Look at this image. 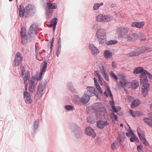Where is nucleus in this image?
<instances>
[{
    "mask_svg": "<svg viewBox=\"0 0 152 152\" xmlns=\"http://www.w3.org/2000/svg\"><path fill=\"white\" fill-rule=\"evenodd\" d=\"M130 29L127 27H121L117 29L118 37L124 38L128 41L136 40L138 38L137 34L130 33Z\"/></svg>",
    "mask_w": 152,
    "mask_h": 152,
    "instance_id": "nucleus-1",
    "label": "nucleus"
},
{
    "mask_svg": "<svg viewBox=\"0 0 152 152\" xmlns=\"http://www.w3.org/2000/svg\"><path fill=\"white\" fill-rule=\"evenodd\" d=\"M47 66V62L45 61H43L41 65V72L39 76L36 77H32L31 79L29 80L28 90L30 92H33L35 91L36 88V84L38 80L41 79L42 73L45 71Z\"/></svg>",
    "mask_w": 152,
    "mask_h": 152,
    "instance_id": "nucleus-2",
    "label": "nucleus"
},
{
    "mask_svg": "<svg viewBox=\"0 0 152 152\" xmlns=\"http://www.w3.org/2000/svg\"><path fill=\"white\" fill-rule=\"evenodd\" d=\"M36 28L35 24H32L30 27L27 36L26 35L25 28L23 27L21 28L20 34L21 36V42L23 44L26 43L27 41L30 42L31 40V34H33V32L35 31Z\"/></svg>",
    "mask_w": 152,
    "mask_h": 152,
    "instance_id": "nucleus-3",
    "label": "nucleus"
},
{
    "mask_svg": "<svg viewBox=\"0 0 152 152\" xmlns=\"http://www.w3.org/2000/svg\"><path fill=\"white\" fill-rule=\"evenodd\" d=\"M46 85V82H42L41 81L37 85V86H36V88L34 92H31L29 91L31 93H33L35 92L36 90V93L34 95V98L37 100H39L44 94V91L45 90ZM28 91L29 90H28Z\"/></svg>",
    "mask_w": 152,
    "mask_h": 152,
    "instance_id": "nucleus-4",
    "label": "nucleus"
},
{
    "mask_svg": "<svg viewBox=\"0 0 152 152\" xmlns=\"http://www.w3.org/2000/svg\"><path fill=\"white\" fill-rule=\"evenodd\" d=\"M96 35L99 43L104 44L106 42V35L105 30L102 28L98 29L96 34Z\"/></svg>",
    "mask_w": 152,
    "mask_h": 152,
    "instance_id": "nucleus-5",
    "label": "nucleus"
},
{
    "mask_svg": "<svg viewBox=\"0 0 152 152\" xmlns=\"http://www.w3.org/2000/svg\"><path fill=\"white\" fill-rule=\"evenodd\" d=\"M20 72H21L20 76L23 77L24 83H26V84L25 86V89L26 90L28 86L27 81H28V85L29 84V80L31 79L32 77L29 80L30 78V74L28 71H25V68L24 67H22L21 68Z\"/></svg>",
    "mask_w": 152,
    "mask_h": 152,
    "instance_id": "nucleus-6",
    "label": "nucleus"
},
{
    "mask_svg": "<svg viewBox=\"0 0 152 152\" xmlns=\"http://www.w3.org/2000/svg\"><path fill=\"white\" fill-rule=\"evenodd\" d=\"M71 130L74 133L75 137L79 139L83 135V132L81 129L76 125H74L70 128Z\"/></svg>",
    "mask_w": 152,
    "mask_h": 152,
    "instance_id": "nucleus-7",
    "label": "nucleus"
},
{
    "mask_svg": "<svg viewBox=\"0 0 152 152\" xmlns=\"http://www.w3.org/2000/svg\"><path fill=\"white\" fill-rule=\"evenodd\" d=\"M26 90L23 92L24 99L26 104H30L33 102V97L31 94Z\"/></svg>",
    "mask_w": 152,
    "mask_h": 152,
    "instance_id": "nucleus-8",
    "label": "nucleus"
},
{
    "mask_svg": "<svg viewBox=\"0 0 152 152\" xmlns=\"http://www.w3.org/2000/svg\"><path fill=\"white\" fill-rule=\"evenodd\" d=\"M25 10L26 12L25 17H26L28 14L30 15H33L35 12V8L34 5L30 4L26 7Z\"/></svg>",
    "mask_w": 152,
    "mask_h": 152,
    "instance_id": "nucleus-9",
    "label": "nucleus"
},
{
    "mask_svg": "<svg viewBox=\"0 0 152 152\" xmlns=\"http://www.w3.org/2000/svg\"><path fill=\"white\" fill-rule=\"evenodd\" d=\"M22 59V58L20 56V53L18 52L17 53L15 54V59L13 63L14 66L16 67L18 66Z\"/></svg>",
    "mask_w": 152,
    "mask_h": 152,
    "instance_id": "nucleus-10",
    "label": "nucleus"
},
{
    "mask_svg": "<svg viewBox=\"0 0 152 152\" xmlns=\"http://www.w3.org/2000/svg\"><path fill=\"white\" fill-rule=\"evenodd\" d=\"M89 48L92 54L96 55L99 52L98 49L92 44H90L88 45Z\"/></svg>",
    "mask_w": 152,
    "mask_h": 152,
    "instance_id": "nucleus-11",
    "label": "nucleus"
},
{
    "mask_svg": "<svg viewBox=\"0 0 152 152\" xmlns=\"http://www.w3.org/2000/svg\"><path fill=\"white\" fill-rule=\"evenodd\" d=\"M149 86V85L148 83H144L142 86V94L143 96L145 97L147 94Z\"/></svg>",
    "mask_w": 152,
    "mask_h": 152,
    "instance_id": "nucleus-12",
    "label": "nucleus"
},
{
    "mask_svg": "<svg viewBox=\"0 0 152 152\" xmlns=\"http://www.w3.org/2000/svg\"><path fill=\"white\" fill-rule=\"evenodd\" d=\"M85 132L87 135L91 136L93 138L95 137L96 136V134L94 132V130L89 126L86 128Z\"/></svg>",
    "mask_w": 152,
    "mask_h": 152,
    "instance_id": "nucleus-13",
    "label": "nucleus"
},
{
    "mask_svg": "<svg viewBox=\"0 0 152 152\" xmlns=\"http://www.w3.org/2000/svg\"><path fill=\"white\" fill-rule=\"evenodd\" d=\"M109 123L107 121L99 120L97 122L98 127L100 129H103L105 126L108 125Z\"/></svg>",
    "mask_w": 152,
    "mask_h": 152,
    "instance_id": "nucleus-14",
    "label": "nucleus"
},
{
    "mask_svg": "<svg viewBox=\"0 0 152 152\" xmlns=\"http://www.w3.org/2000/svg\"><path fill=\"white\" fill-rule=\"evenodd\" d=\"M145 25V22L142 21L140 22H134L132 23L131 24V26L132 27H136L137 28H141Z\"/></svg>",
    "mask_w": 152,
    "mask_h": 152,
    "instance_id": "nucleus-15",
    "label": "nucleus"
},
{
    "mask_svg": "<svg viewBox=\"0 0 152 152\" xmlns=\"http://www.w3.org/2000/svg\"><path fill=\"white\" fill-rule=\"evenodd\" d=\"M19 10V15L20 17H22L24 15L25 16L26 14V11L25 10V9H23V6L21 4L20 5Z\"/></svg>",
    "mask_w": 152,
    "mask_h": 152,
    "instance_id": "nucleus-16",
    "label": "nucleus"
},
{
    "mask_svg": "<svg viewBox=\"0 0 152 152\" xmlns=\"http://www.w3.org/2000/svg\"><path fill=\"white\" fill-rule=\"evenodd\" d=\"M140 78L141 85V84H143L145 83H147L148 82V80L146 75H144L143 73L140 75Z\"/></svg>",
    "mask_w": 152,
    "mask_h": 152,
    "instance_id": "nucleus-17",
    "label": "nucleus"
},
{
    "mask_svg": "<svg viewBox=\"0 0 152 152\" xmlns=\"http://www.w3.org/2000/svg\"><path fill=\"white\" fill-rule=\"evenodd\" d=\"M47 7L46 9H49L52 10L56 9L57 8V6L55 3L47 2L46 3Z\"/></svg>",
    "mask_w": 152,
    "mask_h": 152,
    "instance_id": "nucleus-18",
    "label": "nucleus"
},
{
    "mask_svg": "<svg viewBox=\"0 0 152 152\" xmlns=\"http://www.w3.org/2000/svg\"><path fill=\"white\" fill-rule=\"evenodd\" d=\"M145 70L142 67H138L134 69L133 71V73L134 74H137L139 73H141L140 74H141Z\"/></svg>",
    "mask_w": 152,
    "mask_h": 152,
    "instance_id": "nucleus-19",
    "label": "nucleus"
},
{
    "mask_svg": "<svg viewBox=\"0 0 152 152\" xmlns=\"http://www.w3.org/2000/svg\"><path fill=\"white\" fill-rule=\"evenodd\" d=\"M73 99L74 102L77 104H80L82 103L81 98H80L78 95H75Z\"/></svg>",
    "mask_w": 152,
    "mask_h": 152,
    "instance_id": "nucleus-20",
    "label": "nucleus"
},
{
    "mask_svg": "<svg viewBox=\"0 0 152 152\" xmlns=\"http://www.w3.org/2000/svg\"><path fill=\"white\" fill-rule=\"evenodd\" d=\"M103 22H110L113 19V17L110 15H103Z\"/></svg>",
    "mask_w": 152,
    "mask_h": 152,
    "instance_id": "nucleus-21",
    "label": "nucleus"
},
{
    "mask_svg": "<svg viewBox=\"0 0 152 152\" xmlns=\"http://www.w3.org/2000/svg\"><path fill=\"white\" fill-rule=\"evenodd\" d=\"M39 126V120L38 119H36L35 120L33 123V132L35 133V131H36L38 129Z\"/></svg>",
    "mask_w": 152,
    "mask_h": 152,
    "instance_id": "nucleus-22",
    "label": "nucleus"
},
{
    "mask_svg": "<svg viewBox=\"0 0 152 152\" xmlns=\"http://www.w3.org/2000/svg\"><path fill=\"white\" fill-rule=\"evenodd\" d=\"M101 106L100 103H96L94 104L92 107V109L97 112L100 111Z\"/></svg>",
    "mask_w": 152,
    "mask_h": 152,
    "instance_id": "nucleus-23",
    "label": "nucleus"
},
{
    "mask_svg": "<svg viewBox=\"0 0 152 152\" xmlns=\"http://www.w3.org/2000/svg\"><path fill=\"white\" fill-rule=\"evenodd\" d=\"M139 55V52H138L136 49L126 54V56L129 57H132L137 56Z\"/></svg>",
    "mask_w": 152,
    "mask_h": 152,
    "instance_id": "nucleus-24",
    "label": "nucleus"
},
{
    "mask_svg": "<svg viewBox=\"0 0 152 152\" xmlns=\"http://www.w3.org/2000/svg\"><path fill=\"white\" fill-rule=\"evenodd\" d=\"M89 97L84 94L81 98V103L83 104H86L89 101Z\"/></svg>",
    "mask_w": 152,
    "mask_h": 152,
    "instance_id": "nucleus-25",
    "label": "nucleus"
},
{
    "mask_svg": "<svg viewBox=\"0 0 152 152\" xmlns=\"http://www.w3.org/2000/svg\"><path fill=\"white\" fill-rule=\"evenodd\" d=\"M112 56V53L109 50H106L104 51V56L105 58L109 59Z\"/></svg>",
    "mask_w": 152,
    "mask_h": 152,
    "instance_id": "nucleus-26",
    "label": "nucleus"
},
{
    "mask_svg": "<svg viewBox=\"0 0 152 152\" xmlns=\"http://www.w3.org/2000/svg\"><path fill=\"white\" fill-rule=\"evenodd\" d=\"M140 101L137 99L134 100L131 104V107L132 108H134L137 107L140 104Z\"/></svg>",
    "mask_w": 152,
    "mask_h": 152,
    "instance_id": "nucleus-27",
    "label": "nucleus"
},
{
    "mask_svg": "<svg viewBox=\"0 0 152 152\" xmlns=\"http://www.w3.org/2000/svg\"><path fill=\"white\" fill-rule=\"evenodd\" d=\"M97 118L98 119H102L104 118V113L102 111H99L97 112Z\"/></svg>",
    "mask_w": 152,
    "mask_h": 152,
    "instance_id": "nucleus-28",
    "label": "nucleus"
},
{
    "mask_svg": "<svg viewBox=\"0 0 152 152\" xmlns=\"http://www.w3.org/2000/svg\"><path fill=\"white\" fill-rule=\"evenodd\" d=\"M139 86V83L136 81L132 80L131 83V87L132 89H136Z\"/></svg>",
    "mask_w": 152,
    "mask_h": 152,
    "instance_id": "nucleus-29",
    "label": "nucleus"
},
{
    "mask_svg": "<svg viewBox=\"0 0 152 152\" xmlns=\"http://www.w3.org/2000/svg\"><path fill=\"white\" fill-rule=\"evenodd\" d=\"M129 113L134 117L137 116L141 114L140 112L139 111H133L131 110H130Z\"/></svg>",
    "mask_w": 152,
    "mask_h": 152,
    "instance_id": "nucleus-30",
    "label": "nucleus"
},
{
    "mask_svg": "<svg viewBox=\"0 0 152 152\" xmlns=\"http://www.w3.org/2000/svg\"><path fill=\"white\" fill-rule=\"evenodd\" d=\"M143 120L147 124L152 127V120L151 119L149 118L145 117L144 118Z\"/></svg>",
    "mask_w": 152,
    "mask_h": 152,
    "instance_id": "nucleus-31",
    "label": "nucleus"
},
{
    "mask_svg": "<svg viewBox=\"0 0 152 152\" xmlns=\"http://www.w3.org/2000/svg\"><path fill=\"white\" fill-rule=\"evenodd\" d=\"M86 89L88 91H90L91 93L95 95L97 98H98V96L97 95H96L95 89L94 87L88 86L87 87Z\"/></svg>",
    "mask_w": 152,
    "mask_h": 152,
    "instance_id": "nucleus-32",
    "label": "nucleus"
},
{
    "mask_svg": "<svg viewBox=\"0 0 152 152\" xmlns=\"http://www.w3.org/2000/svg\"><path fill=\"white\" fill-rule=\"evenodd\" d=\"M87 120L88 122L93 124L95 122V118H94L92 116H91L87 118Z\"/></svg>",
    "mask_w": 152,
    "mask_h": 152,
    "instance_id": "nucleus-33",
    "label": "nucleus"
},
{
    "mask_svg": "<svg viewBox=\"0 0 152 152\" xmlns=\"http://www.w3.org/2000/svg\"><path fill=\"white\" fill-rule=\"evenodd\" d=\"M46 16L47 18H49L52 15L53 10H52L47 9H46Z\"/></svg>",
    "mask_w": 152,
    "mask_h": 152,
    "instance_id": "nucleus-34",
    "label": "nucleus"
},
{
    "mask_svg": "<svg viewBox=\"0 0 152 152\" xmlns=\"http://www.w3.org/2000/svg\"><path fill=\"white\" fill-rule=\"evenodd\" d=\"M138 52H139V55L140 54L146 51V47H142L136 49Z\"/></svg>",
    "mask_w": 152,
    "mask_h": 152,
    "instance_id": "nucleus-35",
    "label": "nucleus"
},
{
    "mask_svg": "<svg viewBox=\"0 0 152 152\" xmlns=\"http://www.w3.org/2000/svg\"><path fill=\"white\" fill-rule=\"evenodd\" d=\"M69 84H70V85H72V83L70 82V83H69L68 84V87L69 89L72 92L74 93H75L76 94H78V92L77 91L75 90V88H74L72 86H69Z\"/></svg>",
    "mask_w": 152,
    "mask_h": 152,
    "instance_id": "nucleus-36",
    "label": "nucleus"
},
{
    "mask_svg": "<svg viewBox=\"0 0 152 152\" xmlns=\"http://www.w3.org/2000/svg\"><path fill=\"white\" fill-rule=\"evenodd\" d=\"M103 15L102 14H100L96 16V20L99 22H103Z\"/></svg>",
    "mask_w": 152,
    "mask_h": 152,
    "instance_id": "nucleus-37",
    "label": "nucleus"
},
{
    "mask_svg": "<svg viewBox=\"0 0 152 152\" xmlns=\"http://www.w3.org/2000/svg\"><path fill=\"white\" fill-rule=\"evenodd\" d=\"M112 108L113 111L115 113H117L121 109V107L118 106L116 107L114 106H112Z\"/></svg>",
    "mask_w": 152,
    "mask_h": 152,
    "instance_id": "nucleus-38",
    "label": "nucleus"
},
{
    "mask_svg": "<svg viewBox=\"0 0 152 152\" xmlns=\"http://www.w3.org/2000/svg\"><path fill=\"white\" fill-rule=\"evenodd\" d=\"M119 146L118 143L117 142H113L111 145V148L112 149H115Z\"/></svg>",
    "mask_w": 152,
    "mask_h": 152,
    "instance_id": "nucleus-39",
    "label": "nucleus"
},
{
    "mask_svg": "<svg viewBox=\"0 0 152 152\" xmlns=\"http://www.w3.org/2000/svg\"><path fill=\"white\" fill-rule=\"evenodd\" d=\"M138 140H139L138 138L134 134L132 135V137L130 139V141L131 142H133L134 141H138Z\"/></svg>",
    "mask_w": 152,
    "mask_h": 152,
    "instance_id": "nucleus-40",
    "label": "nucleus"
},
{
    "mask_svg": "<svg viewBox=\"0 0 152 152\" xmlns=\"http://www.w3.org/2000/svg\"><path fill=\"white\" fill-rule=\"evenodd\" d=\"M143 73L144 75H146L147 77H148L149 78H152V75L146 70H145Z\"/></svg>",
    "mask_w": 152,
    "mask_h": 152,
    "instance_id": "nucleus-41",
    "label": "nucleus"
},
{
    "mask_svg": "<svg viewBox=\"0 0 152 152\" xmlns=\"http://www.w3.org/2000/svg\"><path fill=\"white\" fill-rule=\"evenodd\" d=\"M118 43V41L115 40H110L107 42V44L108 45L115 44Z\"/></svg>",
    "mask_w": 152,
    "mask_h": 152,
    "instance_id": "nucleus-42",
    "label": "nucleus"
},
{
    "mask_svg": "<svg viewBox=\"0 0 152 152\" xmlns=\"http://www.w3.org/2000/svg\"><path fill=\"white\" fill-rule=\"evenodd\" d=\"M84 94L85 95L88 96L89 98H90V97L93 96V95L94 94L87 90L85 91Z\"/></svg>",
    "mask_w": 152,
    "mask_h": 152,
    "instance_id": "nucleus-43",
    "label": "nucleus"
},
{
    "mask_svg": "<svg viewBox=\"0 0 152 152\" xmlns=\"http://www.w3.org/2000/svg\"><path fill=\"white\" fill-rule=\"evenodd\" d=\"M134 34H138V38L136 40L139 39L142 41H144L145 40V37L144 35L140 37H139V36L140 35V33L139 32H136V33H134Z\"/></svg>",
    "mask_w": 152,
    "mask_h": 152,
    "instance_id": "nucleus-44",
    "label": "nucleus"
},
{
    "mask_svg": "<svg viewBox=\"0 0 152 152\" xmlns=\"http://www.w3.org/2000/svg\"><path fill=\"white\" fill-rule=\"evenodd\" d=\"M57 19L56 18H55L52 19L51 21V25L52 26H56L57 23Z\"/></svg>",
    "mask_w": 152,
    "mask_h": 152,
    "instance_id": "nucleus-45",
    "label": "nucleus"
},
{
    "mask_svg": "<svg viewBox=\"0 0 152 152\" xmlns=\"http://www.w3.org/2000/svg\"><path fill=\"white\" fill-rule=\"evenodd\" d=\"M107 90L108 91L109 95L110 96V98L112 100H113V98L112 94L111 93L110 90V88L109 86H108L107 87Z\"/></svg>",
    "mask_w": 152,
    "mask_h": 152,
    "instance_id": "nucleus-46",
    "label": "nucleus"
},
{
    "mask_svg": "<svg viewBox=\"0 0 152 152\" xmlns=\"http://www.w3.org/2000/svg\"><path fill=\"white\" fill-rule=\"evenodd\" d=\"M65 108L67 110H71L73 109V107L71 105H66Z\"/></svg>",
    "mask_w": 152,
    "mask_h": 152,
    "instance_id": "nucleus-47",
    "label": "nucleus"
},
{
    "mask_svg": "<svg viewBox=\"0 0 152 152\" xmlns=\"http://www.w3.org/2000/svg\"><path fill=\"white\" fill-rule=\"evenodd\" d=\"M120 85L122 87H124L126 86V81L125 80H124L123 82H122L121 81H120Z\"/></svg>",
    "mask_w": 152,
    "mask_h": 152,
    "instance_id": "nucleus-48",
    "label": "nucleus"
},
{
    "mask_svg": "<svg viewBox=\"0 0 152 152\" xmlns=\"http://www.w3.org/2000/svg\"><path fill=\"white\" fill-rule=\"evenodd\" d=\"M99 3H96L94 4L93 7V9L94 10H97L99 8Z\"/></svg>",
    "mask_w": 152,
    "mask_h": 152,
    "instance_id": "nucleus-49",
    "label": "nucleus"
},
{
    "mask_svg": "<svg viewBox=\"0 0 152 152\" xmlns=\"http://www.w3.org/2000/svg\"><path fill=\"white\" fill-rule=\"evenodd\" d=\"M110 75L111 77H114L115 80H118V77L113 71H111L110 72Z\"/></svg>",
    "mask_w": 152,
    "mask_h": 152,
    "instance_id": "nucleus-50",
    "label": "nucleus"
},
{
    "mask_svg": "<svg viewBox=\"0 0 152 152\" xmlns=\"http://www.w3.org/2000/svg\"><path fill=\"white\" fill-rule=\"evenodd\" d=\"M100 69L102 75L104 73H106V69L103 66H102L101 67H100Z\"/></svg>",
    "mask_w": 152,
    "mask_h": 152,
    "instance_id": "nucleus-51",
    "label": "nucleus"
},
{
    "mask_svg": "<svg viewBox=\"0 0 152 152\" xmlns=\"http://www.w3.org/2000/svg\"><path fill=\"white\" fill-rule=\"evenodd\" d=\"M142 146L141 145H140L137 146V149L139 152H142Z\"/></svg>",
    "mask_w": 152,
    "mask_h": 152,
    "instance_id": "nucleus-52",
    "label": "nucleus"
},
{
    "mask_svg": "<svg viewBox=\"0 0 152 152\" xmlns=\"http://www.w3.org/2000/svg\"><path fill=\"white\" fill-rule=\"evenodd\" d=\"M102 75L105 80L107 81H108L109 80V77L108 74L106 73H104V74H103Z\"/></svg>",
    "mask_w": 152,
    "mask_h": 152,
    "instance_id": "nucleus-53",
    "label": "nucleus"
},
{
    "mask_svg": "<svg viewBox=\"0 0 152 152\" xmlns=\"http://www.w3.org/2000/svg\"><path fill=\"white\" fill-rule=\"evenodd\" d=\"M138 134L140 140L142 141H143V140L145 139V137L143 135L139 133H138Z\"/></svg>",
    "mask_w": 152,
    "mask_h": 152,
    "instance_id": "nucleus-54",
    "label": "nucleus"
},
{
    "mask_svg": "<svg viewBox=\"0 0 152 152\" xmlns=\"http://www.w3.org/2000/svg\"><path fill=\"white\" fill-rule=\"evenodd\" d=\"M133 132L131 130H130V131L129 132H127L126 133V135L127 137H129L130 135H132L133 134Z\"/></svg>",
    "mask_w": 152,
    "mask_h": 152,
    "instance_id": "nucleus-55",
    "label": "nucleus"
},
{
    "mask_svg": "<svg viewBox=\"0 0 152 152\" xmlns=\"http://www.w3.org/2000/svg\"><path fill=\"white\" fill-rule=\"evenodd\" d=\"M142 141V142L143 143V144H144L145 145L148 146V145H149L148 143L145 139H144L143 140V141Z\"/></svg>",
    "mask_w": 152,
    "mask_h": 152,
    "instance_id": "nucleus-56",
    "label": "nucleus"
},
{
    "mask_svg": "<svg viewBox=\"0 0 152 152\" xmlns=\"http://www.w3.org/2000/svg\"><path fill=\"white\" fill-rule=\"evenodd\" d=\"M96 88H97V89L98 90V91L100 94H102V91L100 86H99V87Z\"/></svg>",
    "mask_w": 152,
    "mask_h": 152,
    "instance_id": "nucleus-57",
    "label": "nucleus"
},
{
    "mask_svg": "<svg viewBox=\"0 0 152 152\" xmlns=\"http://www.w3.org/2000/svg\"><path fill=\"white\" fill-rule=\"evenodd\" d=\"M61 51V49H59L58 48V49L56 51V56L57 57H58V56L60 54Z\"/></svg>",
    "mask_w": 152,
    "mask_h": 152,
    "instance_id": "nucleus-58",
    "label": "nucleus"
},
{
    "mask_svg": "<svg viewBox=\"0 0 152 152\" xmlns=\"http://www.w3.org/2000/svg\"><path fill=\"white\" fill-rule=\"evenodd\" d=\"M112 66L113 68H116V64L115 62L113 61L112 62Z\"/></svg>",
    "mask_w": 152,
    "mask_h": 152,
    "instance_id": "nucleus-59",
    "label": "nucleus"
},
{
    "mask_svg": "<svg viewBox=\"0 0 152 152\" xmlns=\"http://www.w3.org/2000/svg\"><path fill=\"white\" fill-rule=\"evenodd\" d=\"M125 137V136H123L122 137H120L119 140L120 142H123L124 139V138Z\"/></svg>",
    "mask_w": 152,
    "mask_h": 152,
    "instance_id": "nucleus-60",
    "label": "nucleus"
},
{
    "mask_svg": "<svg viewBox=\"0 0 152 152\" xmlns=\"http://www.w3.org/2000/svg\"><path fill=\"white\" fill-rule=\"evenodd\" d=\"M112 114L113 115L114 117L115 120L116 121L118 120V117L114 113H112Z\"/></svg>",
    "mask_w": 152,
    "mask_h": 152,
    "instance_id": "nucleus-61",
    "label": "nucleus"
},
{
    "mask_svg": "<svg viewBox=\"0 0 152 152\" xmlns=\"http://www.w3.org/2000/svg\"><path fill=\"white\" fill-rule=\"evenodd\" d=\"M94 75L96 77H98V78H100V76L96 71H94Z\"/></svg>",
    "mask_w": 152,
    "mask_h": 152,
    "instance_id": "nucleus-62",
    "label": "nucleus"
},
{
    "mask_svg": "<svg viewBox=\"0 0 152 152\" xmlns=\"http://www.w3.org/2000/svg\"><path fill=\"white\" fill-rule=\"evenodd\" d=\"M152 51V48H148L146 47V51L147 52H149Z\"/></svg>",
    "mask_w": 152,
    "mask_h": 152,
    "instance_id": "nucleus-63",
    "label": "nucleus"
},
{
    "mask_svg": "<svg viewBox=\"0 0 152 152\" xmlns=\"http://www.w3.org/2000/svg\"><path fill=\"white\" fill-rule=\"evenodd\" d=\"M98 81L99 82V84L102 86L103 85V83L102 80L100 79V78H99L98 80Z\"/></svg>",
    "mask_w": 152,
    "mask_h": 152,
    "instance_id": "nucleus-64",
    "label": "nucleus"
}]
</instances>
